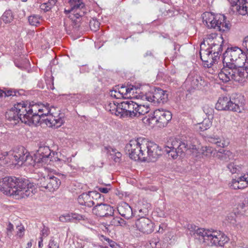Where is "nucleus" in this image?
Returning <instances> with one entry per match:
<instances>
[{
	"label": "nucleus",
	"mask_w": 248,
	"mask_h": 248,
	"mask_svg": "<svg viewBox=\"0 0 248 248\" xmlns=\"http://www.w3.org/2000/svg\"><path fill=\"white\" fill-rule=\"evenodd\" d=\"M238 12L242 15H247L248 16V0H246L242 6H239Z\"/></svg>",
	"instance_id": "e433bc0d"
},
{
	"label": "nucleus",
	"mask_w": 248,
	"mask_h": 248,
	"mask_svg": "<svg viewBox=\"0 0 248 248\" xmlns=\"http://www.w3.org/2000/svg\"><path fill=\"white\" fill-rule=\"evenodd\" d=\"M138 107V104L133 101H123L117 106L115 114L116 115L120 114L122 117L133 118L136 117V107Z\"/></svg>",
	"instance_id": "9d476101"
},
{
	"label": "nucleus",
	"mask_w": 248,
	"mask_h": 248,
	"mask_svg": "<svg viewBox=\"0 0 248 248\" xmlns=\"http://www.w3.org/2000/svg\"><path fill=\"white\" fill-rule=\"evenodd\" d=\"M117 210L119 213L126 219H129L133 216V211L131 207L125 202L121 203L117 207Z\"/></svg>",
	"instance_id": "412c9836"
},
{
	"label": "nucleus",
	"mask_w": 248,
	"mask_h": 248,
	"mask_svg": "<svg viewBox=\"0 0 248 248\" xmlns=\"http://www.w3.org/2000/svg\"><path fill=\"white\" fill-rule=\"evenodd\" d=\"M97 188H98V191H99V192H102L103 193H107L110 190V188L102 187H98Z\"/></svg>",
	"instance_id": "5fc2aeb1"
},
{
	"label": "nucleus",
	"mask_w": 248,
	"mask_h": 248,
	"mask_svg": "<svg viewBox=\"0 0 248 248\" xmlns=\"http://www.w3.org/2000/svg\"><path fill=\"white\" fill-rule=\"evenodd\" d=\"M203 154L206 156H210L213 151L214 149L211 147H205V149H203Z\"/></svg>",
	"instance_id": "a18cd8bd"
},
{
	"label": "nucleus",
	"mask_w": 248,
	"mask_h": 248,
	"mask_svg": "<svg viewBox=\"0 0 248 248\" xmlns=\"http://www.w3.org/2000/svg\"><path fill=\"white\" fill-rule=\"evenodd\" d=\"M15 158V164H17L19 165H24L25 166L34 165V163L38 160V158L36 156L34 160L33 159L32 157L29 155L26 151L25 153L23 149L22 151H19L16 152L15 155L13 156Z\"/></svg>",
	"instance_id": "dca6fc26"
},
{
	"label": "nucleus",
	"mask_w": 248,
	"mask_h": 248,
	"mask_svg": "<svg viewBox=\"0 0 248 248\" xmlns=\"http://www.w3.org/2000/svg\"><path fill=\"white\" fill-rule=\"evenodd\" d=\"M83 98V95L81 93L74 94L71 96V98L75 99V100L78 102H79L80 101L83 100L84 99Z\"/></svg>",
	"instance_id": "49530a36"
},
{
	"label": "nucleus",
	"mask_w": 248,
	"mask_h": 248,
	"mask_svg": "<svg viewBox=\"0 0 248 248\" xmlns=\"http://www.w3.org/2000/svg\"><path fill=\"white\" fill-rule=\"evenodd\" d=\"M51 154L54 155L55 152H51L48 146L44 145H40L35 155L38 158L37 163H46L49 159L50 160H51Z\"/></svg>",
	"instance_id": "6ab92c4d"
},
{
	"label": "nucleus",
	"mask_w": 248,
	"mask_h": 248,
	"mask_svg": "<svg viewBox=\"0 0 248 248\" xmlns=\"http://www.w3.org/2000/svg\"><path fill=\"white\" fill-rule=\"evenodd\" d=\"M240 182H241L238 180L233 179L231 185V187L234 189H243L247 186L246 185H244L243 184L240 183Z\"/></svg>",
	"instance_id": "4c0bfd02"
},
{
	"label": "nucleus",
	"mask_w": 248,
	"mask_h": 248,
	"mask_svg": "<svg viewBox=\"0 0 248 248\" xmlns=\"http://www.w3.org/2000/svg\"><path fill=\"white\" fill-rule=\"evenodd\" d=\"M24 231H25L24 227L21 224L16 226V232H24Z\"/></svg>",
	"instance_id": "6e6d98bb"
},
{
	"label": "nucleus",
	"mask_w": 248,
	"mask_h": 248,
	"mask_svg": "<svg viewBox=\"0 0 248 248\" xmlns=\"http://www.w3.org/2000/svg\"><path fill=\"white\" fill-rule=\"evenodd\" d=\"M168 226L166 223H162L159 226V230H157V232H160L163 231H167Z\"/></svg>",
	"instance_id": "de8ad7c7"
},
{
	"label": "nucleus",
	"mask_w": 248,
	"mask_h": 248,
	"mask_svg": "<svg viewBox=\"0 0 248 248\" xmlns=\"http://www.w3.org/2000/svg\"><path fill=\"white\" fill-rule=\"evenodd\" d=\"M150 110V108L148 104L141 105L138 104V108L136 107L137 115L136 117H138L140 115H143L148 113Z\"/></svg>",
	"instance_id": "a878e982"
},
{
	"label": "nucleus",
	"mask_w": 248,
	"mask_h": 248,
	"mask_svg": "<svg viewBox=\"0 0 248 248\" xmlns=\"http://www.w3.org/2000/svg\"><path fill=\"white\" fill-rule=\"evenodd\" d=\"M49 248H59V246L54 241H52L49 244Z\"/></svg>",
	"instance_id": "680f3d73"
},
{
	"label": "nucleus",
	"mask_w": 248,
	"mask_h": 248,
	"mask_svg": "<svg viewBox=\"0 0 248 248\" xmlns=\"http://www.w3.org/2000/svg\"><path fill=\"white\" fill-rule=\"evenodd\" d=\"M100 228L101 229L102 231L103 232H110L111 231V226L110 225H106L104 224H101L100 225Z\"/></svg>",
	"instance_id": "3c124183"
},
{
	"label": "nucleus",
	"mask_w": 248,
	"mask_h": 248,
	"mask_svg": "<svg viewBox=\"0 0 248 248\" xmlns=\"http://www.w3.org/2000/svg\"><path fill=\"white\" fill-rule=\"evenodd\" d=\"M126 94H127V95L128 94H130L131 93L133 94L135 93H136L137 88L135 86L133 85H129L128 86H126Z\"/></svg>",
	"instance_id": "c03bdc74"
},
{
	"label": "nucleus",
	"mask_w": 248,
	"mask_h": 248,
	"mask_svg": "<svg viewBox=\"0 0 248 248\" xmlns=\"http://www.w3.org/2000/svg\"><path fill=\"white\" fill-rule=\"evenodd\" d=\"M223 42V39L222 36H218L216 37L213 42L211 43V46H217V49L218 51L222 50V44Z\"/></svg>",
	"instance_id": "c85d7f7f"
},
{
	"label": "nucleus",
	"mask_w": 248,
	"mask_h": 248,
	"mask_svg": "<svg viewBox=\"0 0 248 248\" xmlns=\"http://www.w3.org/2000/svg\"><path fill=\"white\" fill-rule=\"evenodd\" d=\"M65 13H71L76 18L83 16L86 13V9L84 3L78 4V5L71 7L69 11L65 10Z\"/></svg>",
	"instance_id": "5701e85b"
},
{
	"label": "nucleus",
	"mask_w": 248,
	"mask_h": 248,
	"mask_svg": "<svg viewBox=\"0 0 248 248\" xmlns=\"http://www.w3.org/2000/svg\"><path fill=\"white\" fill-rule=\"evenodd\" d=\"M41 16L38 15H31L28 17V21L30 25L38 26L40 24Z\"/></svg>",
	"instance_id": "c756f323"
},
{
	"label": "nucleus",
	"mask_w": 248,
	"mask_h": 248,
	"mask_svg": "<svg viewBox=\"0 0 248 248\" xmlns=\"http://www.w3.org/2000/svg\"><path fill=\"white\" fill-rule=\"evenodd\" d=\"M144 139L138 138L136 140H131L125 146V151L129 155V156L135 161L145 160L146 153H144V148L142 144Z\"/></svg>",
	"instance_id": "6e6552de"
},
{
	"label": "nucleus",
	"mask_w": 248,
	"mask_h": 248,
	"mask_svg": "<svg viewBox=\"0 0 248 248\" xmlns=\"http://www.w3.org/2000/svg\"><path fill=\"white\" fill-rule=\"evenodd\" d=\"M139 212L140 213H141V212H143V214H141V216H143V215H146L148 214V211L147 210V209H140L139 210Z\"/></svg>",
	"instance_id": "0e129e2a"
},
{
	"label": "nucleus",
	"mask_w": 248,
	"mask_h": 248,
	"mask_svg": "<svg viewBox=\"0 0 248 248\" xmlns=\"http://www.w3.org/2000/svg\"><path fill=\"white\" fill-rule=\"evenodd\" d=\"M55 4V0H51V1L41 4L40 8L41 10L46 12L49 11Z\"/></svg>",
	"instance_id": "72a5a7b5"
},
{
	"label": "nucleus",
	"mask_w": 248,
	"mask_h": 248,
	"mask_svg": "<svg viewBox=\"0 0 248 248\" xmlns=\"http://www.w3.org/2000/svg\"><path fill=\"white\" fill-rule=\"evenodd\" d=\"M223 66H243L247 62V57L245 53L239 47L235 46L227 48L223 53Z\"/></svg>",
	"instance_id": "39448f33"
},
{
	"label": "nucleus",
	"mask_w": 248,
	"mask_h": 248,
	"mask_svg": "<svg viewBox=\"0 0 248 248\" xmlns=\"http://www.w3.org/2000/svg\"><path fill=\"white\" fill-rule=\"evenodd\" d=\"M208 141L212 143L216 144L218 147H224L225 146H226L225 142H222L221 140L218 137H209Z\"/></svg>",
	"instance_id": "f704fd0d"
},
{
	"label": "nucleus",
	"mask_w": 248,
	"mask_h": 248,
	"mask_svg": "<svg viewBox=\"0 0 248 248\" xmlns=\"http://www.w3.org/2000/svg\"><path fill=\"white\" fill-rule=\"evenodd\" d=\"M113 154L111 155L112 156V158L114 161L116 163H120L121 161L122 154L118 152H116V149H112V150Z\"/></svg>",
	"instance_id": "58836bf2"
},
{
	"label": "nucleus",
	"mask_w": 248,
	"mask_h": 248,
	"mask_svg": "<svg viewBox=\"0 0 248 248\" xmlns=\"http://www.w3.org/2000/svg\"><path fill=\"white\" fill-rule=\"evenodd\" d=\"M218 78L224 83L234 81L244 84L248 80V64L243 66H223L218 74Z\"/></svg>",
	"instance_id": "7ed1b4c3"
},
{
	"label": "nucleus",
	"mask_w": 248,
	"mask_h": 248,
	"mask_svg": "<svg viewBox=\"0 0 248 248\" xmlns=\"http://www.w3.org/2000/svg\"><path fill=\"white\" fill-rule=\"evenodd\" d=\"M232 153L230 151H224V154L219 155V158L222 160H226V156L229 157L232 155Z\"/></svg>",
	"instance_id": "8fccbe9b"
},
{
	"label": "nucleus",
	"mask_w": 248,
	"mask_h": 248,
	"mask_svg": "<svg viewBox=\"0 0 248 248\" xmlns=\"http://www.w3.org/2000/svg\"><path fill=\"white\" fill-rule=\"evenodd\" d=\"M187 228L190 232H203L205 231H207L208 232H215L214 230L212 229L206 230L204 228H199L192 224H188Z\"/></svg>",
	"instance_id": "bb28decb"
},
{
	"label": "nucleus",
	"mask_w": 248,
	"mask_h": 248,
	"mask_svg": "<svg viewBox=\"0 0 248 248\" xmlns=\"http://www.w3.org/2000/svg\"><path fill=\"white\" fill-rule=\"evenodd\" d=\"M218 36H217V35L215 33H212L209 34L207 36V37H206L204 40L203 43H202L201 45L202 44V46H205V42H206L209 45L210 43H211L214 41L216 37H217Z\"/></svg>",
	"instance_id": "79ce46f5"
},
{
	"label": "nucleus",
	"mask_w": 248,
	"mask_h": 248,
	"mask_svg": "<svg viewBox=\"0 0 248 248\" xmlns=\"http://www.w3.org/2000/svg\"><path fill=\"white\" fill-rule=\"evenodd\" d=\"M133 227L141 232H152L155 231L154 224L149 218L143 217L136 220Z\"/></svg>",
	"instance_id": "f3484780"
},
{
	"label": "nucleus",
	"mask_w": 248,
	"mask_h": 248,
	"mask_svg": "<svg viewBox=\"0 0 248 248\" xmlns=\"http://www.w3.org/2000/svg\"><path fill=\"white\" fill-rule=\"evenodd\" d=\"M21 93L19 91H16L15 90H7L5 91L0 89V97L3 96V94L5 96H18L20 95Z\"/></svg>",
	"instance_id": "2f4dec72"
},
{
	"label": "nucleus",
	"mask_w": 248,
	"mask_h": 248,
	"mask_svg": "<svg viewBox=\"0 0 248 248\" xmlns=\"http://www.w3.org/2000/svg\"><path fill=\"white\" fill-rule=\"evenodd\" d=\"M31 245H32V243H31V241L28 242L27 244V246H28L27 248H31Z\"/></svg>",
	"instance_id": "774afa93"
},
{
	"label": "nucleus",
	"mask_w": 248,
	"mask_h": 248,
	"mask_svg": "<svg viewBox=\"0 0 248 248\" xmlns=\"http://www.w3.org/2000/svg\"><path fill=\"white\" fill-rule=\"evenodd\" d=\"M231 98L222 96L219 98L216 108L219 110H231Z\"/></svg>",
	"instance_id": "b1692460"
},
{
	"label": "nucleus",
	"mask_w": 248,
	"mask_h": 248,
	"mask_svg": "<svg viewBox=\"0 0 248 248\" xmlns=\"http://www.w3.org/2000/svg\"><path fill=\"white\" fill-rule=\"evenodd\" d=\"M107 241L108 242L110 247L112 248H116V243L114 241L110 239H107Z\"/></svg>",
	"instance_id": "bf43d9fd"
},
{
	"label": "nucleus",
	"mask_w": 248,
	"mask_h": 248,
	"mask_svg": "<svg viewBox=\"0 0 248 248\" xmlns=\"http://www.w3.org/2000/svg\"><path fill=\"white\" fill-rule=\"evenodd\" d=\"M110 223L111 228H112L113 226H123L125 224V222L122 218L117 217H113Z\"/></svg>",
	"instance_id": "7c9ffc66"
},
{
	"label": "nucleus",
	"mask_w": 248,
	"mask_h": 248,
	"mask_svg": "<svg viewBox=\"0 0 248 248\" xmlns=\"http://www.w3.org/2000/svg\"><path fill=\"white\" fill-rule=\"evenodd\" d=\"M1 19L5 23H11L14 19V16L11 10H6L3 14Z\"/></svg>",
	"instance_id": "cd10ccee"
},
{
	"label": "nucleus",
	"mask_w": 248,
	"mask_h": 248,
	"mask_svg": "<svg viewBox=\"0 0 248 248\" xmlns=\"http://www.w3.org/2000/svg\"><path fill=\"white\" fill-rule=\"evenodd\" d=\"M145 99L154 104H164L168 100V95L166 91L155 88L145 95Z\"/></svg>",
	"instance_id": "f8f14e48"
},
{
	"label": "nucleus",
	"mask_w": 248,
	"mask_h": 248,
	"mask_svg": "<svg viewBox=\"0 0 248 248\" xmlns=\"http://www.w3.org/2000/svg\"><path fill=\"white\" fill-rule=\"evenodd\" d=\"M144 148V153H146V157L143 161L155 162L162 154L160 147L156 143L148 141L144 139L142 144Z\"/></svg>",
	"instance_id": "9b49d317"
},
{
	"label": "nucleus",
	"mask_w": 248,
	"mask_h": 248,
	"mask_svg": "<svg viewBox=\"0 0 248 248\" xmlns=\"http://www.w3.org/2000/svg\"><path fill=\"white\" fill-rule=\"evenodd\" d=\"M222 51H218L217 46H210L207 49H203L202 44L201 45L200 57L204 64L210 67L219 59Z\"/></svg>",
	"instance_id": "1a4fd4ad"
},
{
	"label": "nucleus",
	"mask_w": 248,
	"mask_h": 248,
	"mask_svg": "<svg viewBox=\"0 0 248 248\" xmlns=\"http://www.w3.org/2000/svg\"><path fill=\"white\" fill-rule=\"evenodd\" d=\"M100 238L101 239V240H103L102 239H103L104 240H106V241H107V239H109L108 238H107V237H105L103 235H101Z\"/></svg>",
	"instance_id": "338daca9"
},
{
	"label": "nucleus",
	"mask_w": 248,
	"mask_h": 248,
	"mask_svg": "<svg viewBox=\"0 0 248 248\" xmlns=\"http://www.w3.org/2000/svg\"><path fill=\"white\" fill-rule=\"evenodd\" d=\"M85 216L76 213H67L61 215L59 220L62 222H71L75 220H85Z\"/></svg>",
	"instance_id": "4be33fe9"
},
{
	"label": "nucleus",
	"mask_w": 248,
	"mask_h": 248,
	"mask_svg": "<svg viewBox=\"0 0 248 248\" xmlns=\"http://www.w3.org/2000/svg\"><path fill=\"white\" fill-rule=\"evenodd\" d=\"M34 189L33 184L25 178L8 176L0 181V190L6 195L25 198L32 196Z\"/></svg>",
	"instance_id": "f03ea898"
},
{
	"label": "nucleus",
	"mask_w": 248,
	"mask_h": 248,
	"mask_svg": "<svg viewBox=\"0 0 248 248\" xmlns=\"http://www.w3.org/2000/svg\"><path fill=\"white\" fill-rule=\"evenodd\" d=\"M42 242H43L42 238L41 237L40 240L39 241V243H38V247L39 248H42V246H43Z\"/></svg>",
	"instance_id": "69168bd1"
},
{
	"label": "nucleus",
	"mask_w": 248,
	"mask_h": 248,
	"mask_svg": "<svg viewBox=\"0 0 248 248\" xmlns=\"http://www.w3.org/2000/svg\"><path fill=\"white\" fill-rule=\"evenodd\" d=\"M238 219V217L234 213H231L227 216L228 221L232 225H236Z\"/></svg>",
	"instance_id": "ea45409f"
},
{
	"label": "nucleus",
	"mask_w": 248,
	"mask_h": 248,
	"mask_svg": "<svg viewBox=\"0 0 248 248\" xmlns=\"http://www.w3.org/2000/svg\"><path fill=\"white\" fill-rule=\"evenodd\" d=\"M230 103L231 106V111L240 113L244 109L245 100L244 96L241 94H236L231 98Z\"/></svg>",
	"instance_id": "aec40b11"
},
{
	"label": "nucleus",
	"mask_w": 248,
	"mask_h": 248,
	"mask_svg": "<svg viewBox=\"0 0 248 248\" xmlns=\"http://www.w3.org/2000/svg\"><path fill=\"white\" fill-rule=\"evenodd\" d=\"M188 80H190V84L194 89L198 88L199 84H201L202 79L198 76H194L191 78H189Z\"/></svg>",
	"instance_id": "473e14b6"
},
{
	"label": "nucleus",
	"mask_w": 248,
	"mask_h": 248,
	"mask_svg": "<svg viewBox=\"0 0 248 248\" xmlns=\"http://www.w3.org/2000/svg\"><path fill=\"white\" fill-rule=\"evenodd\" d=\"M126 86L123 85L119 89L118 92L123 95V97H124L125 95H127V94H126Z\"/></svg>",
	"instance_id": "864d4df0"
},
{
	"label": "nucleus",
	"mask_w": 248,
	"mask_h": 248,
	"mask_svg": "<svg viewBox=\"0 0 248 248\" xmlns=\"http://www.w3.org/2000/svg\"><path fill=\"white\" fill-rule=\"evenodd\" d=\"M196 237H198L200 241L204 242L205 240H210L211 243L215 246L222 247L227 243L229 237L225 233H217V235H213L211 233H196Z\"/></svg>",
	"instance_id": "ddd939ff"
},
{
	"label": "nucleus",
	"mask_w": 248,
	"mask_h": 248,
	"mask_svg": "<svg viewBox=\"0 0 248 248\" xmlns=\"http://www.w3.org/2000/svg\"><path fill=\"white\" fill-rule=\"evenodd\" d=\"M110 95L116 98H121V97H123V95H121L119 92H117L116 91H112L111 92Z\"/></svg>",
	"instance_id": "603ef678"
},
{
	"label": "nucleus",
	"mask_w": 248,
	"mask_h": 248,
	"mask_svg": "<svg viewBox=\"0 0 248 248\" xmlns=\"http://www.w3.org/2000/svg\"><path fill=\"white\" fill-rule=\"evenodd\" d=\"M114 209L110 205L97 202L95 206L93 208V214L101 217L112 216Z\"/></svg>",
	"instance_id": "a211bd4d"
},
{
	"label": "nucleus",
	"mask_w": 248,
	"mask_h": 248,
	"mask_svg": "<svg viewBox=\"0 0 248 248\" xmlns=\"http://www.w3.org/2000/svg\"><path fill=\"white\" fill-rule=\"evenodd\" d=\"M243 46L247 50V52L248 54V36L245 37L243 42Z\"/></svg>",
	"instance_id": "4d7b16f0"
},
{
	"label": "nucleus",
	"mask_w": 248,
	"mask_h": 248,
	"mask_svg": "<svg viewBox=\"0 0 248 248\" xmlns=\"http://www.w3.org/2000/svg\"><path fill=\"white\" fill-rule=\"evenodd\" d=\"M197 150L195 145H192V147L185 141L177 138H171L167 142L165 147V152L170 155L173 158H176L178 155H181L187 148Z\"/></svg>",
	"instance_id": "0eeeda50"
},
{
	"label": "nucleus",
	"mask_w": 248,
	"mask_h": 248,
	"mask_svg": "<svg viewBox=\"0 0 248 248\" xmlns=\"http://www.w3.org/2000/svg\"><path fill=\"white\" fill-rule=\"evenodd\" d=\"M172 118V114L169 111L163 109L155 110L152 115L142 119L143 123L151 127L156 125L159 127L166 126Z\"/></svg>",
	"instance_id": "423d86ee"
},
{
	"label": "nucleus",
	"mask_w": 248,
	"mask_h": 248,
	"mask_svg": "<svg viewBox=\"0 0 248 248\" xmlns=\"http://www.w3.org/2000/svg\"><path fill=\"white\" fill-rule=\"evenodd\" d=\"M227 168L232 174L237 173L240 171L241 169V166L237 165L236 163L234 162L229 163L227 166Z\"/></svg>",
	"instance_id": "c9c22d12"
},
{
	"label": "nucleus",
	"mask_w": 248,
	"mask_h": 248,
	"mask_svg": "<svg viewBox=\"0 0 248 248\" xmlns=\"http://www.w3.org/2000/svg\"><path fill=\"white\" fill-rule=\"evenodd\" d=\"M16 152H4L2 153H0V165H4L7 164L11 162L12 163L15 164V158L13 157L15 155Z\"/></svg>",
	"instance_id": "393cba45"
},
{
	"label": "nucleus",
	"mask_w": 248,
	"mask_h": 248,
	"mask_svg": "<svg viewBox=\"0 0 248 248\" xmlns=\"http://www.w3.org/2000/svg\"><path fill=\"white\" fill-rule=\"evenodd\" d=\"M100 23L96 19L93 18L90 21V27L92 31H96L99 28Z\"/></svg>",
	"instance_id": "a19ab883"
},
{
	"label": "nucleus",
	"mask_w": 248,
	"mask_h": 248,
	"mask_svg": "<svg viewBox=\"0 0 248 248\" xmlns=\"http://www.w3.org/2000/svg\"><path fill=\"white\" fill-rule=\"evenodd\" d=\"M5 118L13 124L20 121L29 125H36L41 119L50 127H60L64 123L63 115L58 108L47 103L25 105L21 103L15 104L5 113Z\"/></svg>",
	"instance_id": "f257e3e1"
},
{
	"label": "nucleus",
	"mask_w": 248,
	"mask_h": 248,
	"mask_svg": "<svg viewBox=\"0 0 248 248\" xmlns=\"http://www.w3.org/2000/svg\"><path fill=\"white\" fill-rule=\"evenodd\" d=\"M69 3L71 7H73L77 6L78 4L84 3L82 2V0H70Z\"/></svg>",
	"instance_id": "09e8293b"
},
{
	"label": "nucleus",
	"mask_w": 248,
	"mask_h": 248,
	"mask_svg": "<svg viewBox=\"0 0 248 248\" xmlns=\"http://www.w3.org/2000/svg\"><path fill=\"white\" fill-rule=\"evenodd\" d=\"M61 183L58 178L52 174H48L41 178L38 185L40 187L48 189L49 191H53L59 187Z\"/></svg>",
	"instance_id": "2eb2a0df"
},
{
	"label": "nucleus",
	"mask_w": 248,
	"mask_h": 248,
	"mask_svg": "<svg viewBox=\"0 0 248 248\" xmlns=\"http://www.w3.org/2000/svg\"><path fill=\"white\" fill-rule=\"evenodd\" d=\"M238 180L239 181H240L241 182H246V186H248V183H247V181H248V177H246V175H244V176H242L241 177H240Z\"/></svg>",
	"instance_id": "052dcab7"
},
{
	"label": "nucleus",
	"mask_w": 248,
	"mask_h": 248,
	"mask_svg": "<svg viewBox=\"0 0 248 248\" xmlns=\"http://www.w3.org/2000/svg\"><path fill=\"white\" fill-rule=\"evenodd\" d=\"M203 110L204 113L208 115H211L214 112V109L212 107L209 106L207 105H205L203 107Z\"/></svg>",
	"instance_id": "37998d69"
},
{
	"label": "nucleus",
	"mask_w": 248,
	"mask_h": 248,
	"mask_svg": "<svg viewBox=\"0 0 248 248\" xmlns=\"http://www.w3.org/2000/svg\"><path fill=\"white\" fill-rule=\"evenodd\" d=\"M7 230L8 232H12L13 231H14V226L10 222H9L7 225Z\"/></svg>",
	"instance_id": "e2e57ef3"
},
{
	"label": "nucleus",
	"mask_w": 248,
	"mask_h": 248,
	"mask_svg": "<svg viewBox=\"0 0 248 248\" xmlns=\"http://www.w3.org/2000/svg\"><path fill=\"white\" fill-rule=\"evenodd\" d=\"M98 200L102 201L103 198L100 193L94 191L83 193L79 195L78 199V202L80 205L88 207L95 205Z\"/></svg>",
	"instance_id": "4468645a"
},
{
	"label": "nucleus",
	"mask_w": 248,
	"mask_h": 248,
	"mask_svg": "<svg viewBox=\"0 0 248 248\" xmlns=\"http://www.w3.org/2000/svg\"><path fill=\"white\" fill-rule=\"evenodd\" d=\"M202 17L203 23L208 29H214L221 32L227 31L230 29V23L226 21L223 15L205 12Z\"/></svg>",
	"instance_id": "20e7f679"
},
{
	"label": "nucleus",
	"mask_w": 248,
	"mask_h": 248,
	"mask_svg": "<svg viewBox=\"0 0 248 248\" xmlns=\"http://www.w3.org/2000/svg\"><path fill=\"white\" fill-rule=\"evenodd\" d=\"M199 128L201 129V131H203L209 128V125H204V123H202L201 124H198Z\"/></svg>",
	"instance_id": "13d9d810"
}]
</instances>
